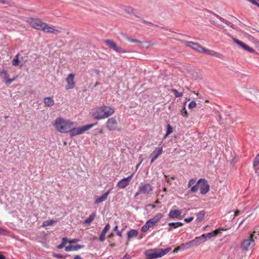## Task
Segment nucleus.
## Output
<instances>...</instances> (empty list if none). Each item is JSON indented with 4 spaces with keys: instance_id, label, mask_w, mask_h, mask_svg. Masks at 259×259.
I'll return each instance as SVG.
<instances>
[{
    "instance_id": "obj_47",
    "label": "nucleus",
    "mask_w": 259,
    "mask_h": 259,
    "mask_svg": "<svg viewBox=\"0 0 259 259\" xmlns=\"http://www.w3.org/2000/svg\"><path fill=\"white\" fill-rule=\"evenodd\" d=\"M213 56H215L216 57L221 58L222 57V55L221 54L215 51Z\"/></svg>"
},
{
    "instance_id": "obj_10",
    "label": "nucleus",
    "mask_w": 259,
    "mask_h": 259,
    "mask_svg": "<svg viewBox=\"0 0 259 259\" xmlns=\"http://www.w3.org/2000/svg\"><path fill=\"white\" fill-rule=\"evenodd\" d=\"M247 98L253 102L258 99L259 91L255 89H249L246 92Z\"/></svg>"
},
{
    "instance_id": "obj_38",
    "label": "nucleus",
    "mask_w": 259,
    "mask_h": 259,
    "mask_svg": "<svg viewBox=\"0 0 259 259\" xmlns=\"http://www.w3.org/2000/svg\"><path fill=\"white\" fill-rule=\"evenodd\" d=\"M198 184H197V183L195 186H193V187H192L190 190V192L191 193H195L196 192H197L198 189Z\"/></svg>"
},
{
    "instance_id": "obj_18",
    "label": "nucleus",
    "mask_w": 259,
    "mask_h": 259,
    "mask_svg": "<svg viewBox=\"0 0 259 259\" xmlns=\"http://www.w3.org/2000/svg\"><path fill=\"white\" fill-rule=\"evenodd\" d=\"M233 41L237 44L239 46L241 47L244 50H246V51L249 52V53H254V50L250 47L249 46H247V45L245 44L241 41L236 39V38H233Z\"/></svg>"
},
{
    "instance_id": "obj_49",
    "label": "nucleus",
    "mask_w": 259,
    "mask_h": 259,
    "mask_svg": "<svg viewBox=\"0 0 259 259\" xmlns=\"http://www.w3.org/2000/svg\"><path fill=\"white\" fill-rule=\"evenodd\" d=\"M6 231L2 228H0V235H5Z\"/></svg>"
},
{
    "instance_id": "obj_16",
    "label": "nucleus",
    "mask_w": 259,
    "mask_h": 259,
    "mask_svg": "<svg viewBox=\"0 0 259 259\" xmlns=\"http://www.w3.org/2000/svg\"><path fill=\"white\" fill-rule=\"evenodd\" d=\"M176 206H174L172 207V209L170 210L168 213V217L169 218L172 219L176 218H182V217L180 218V217L181 216L182 213V211L181 210L176 209Z\"/></svg>"
},
{
    "instance_id": "obj_60",
    "label": "nucleus",
    "mask_w": 259,
    "mask_h": 259,
    "mask_svg": "<svg viewBox=\"0 0 259 259\" xmlns=\"http://www.w3.org/2000/svg\"><path fill=\"white\" fill-rule=\"evenodd\" d=\"M176 179V177L174 176H172L171 177H170V180H175V179Z\"/></svg>"
},
{
    "instance_id": "obj_25",
    "label": "nucleus",
    "mask_w": 259,
    "mask_h": 259,
    "mask_svg": "<svg viewBox=\"0 0 259 259\" xmlns=\"http://www.w3.org/2000/svg\"><path fill=\"white\" fill-rule=\"evenodd\" d=\"M184 225V224L181 222L169 223L168 226L170 228L168 229V231H170L172 228L176 229Z\"/></svg>"
},
{
    "instance_id": "obj_53",
    "label": "nucleus",
    "mask_w": 259,
    "mask_h": 259,
    "mask_svg": "<svg viewBox=\"0 0 259 259\" xmlns=\"http://www.w3.org/2000/svg\"><path fill=\"white\" fill-rule=\"evenodd\" d=\"M64 247V244L63 245L61 243L60 245H58L57 248L58 249H61V248H63Z\"/></svg>"
},
{
    "instance_id": "obj_42",
    "label": "nucleus",
    "mask_w": 259,
    "mask_h": 259,
    "mask_svg": "<svg viewBox=\"0 0 259 259\" xmlns=\"http://www.w3.org/2000/svg\"><path fill=\"white\" fill-rule=\"evenodd\" d=\"M196 180L194 179H191L188 183V187H191L192 185H193L195 183Z\"/></svg>"
},
{
    "instance_id": "obj_19",
    "label": "nucleus",
    "mask_w": 259,
    "mask_h": 259,
    "mask_svg": "<svg viewBox=\"0 0 259 259\" xmlns=\"http://www.w3.org/2000/svg\"><path fill=\"white\" fill-rule=\"evenodd\" d=\"M204 241H202V238L200 236L196 237L193 240L188 242L186 244V245L189 247H192L196 246H198L202 242H204Z\"/></svg>"
},
{
    "instance_id": "obj_21",
    "label": "nucleus",
    "mask_w": 259,
    "mask_h": 259,
    "mask_svg": "<svg viewBox=\"0 0 259 259\" xmlns=\"http://www.w3.org/2000/svg\"><path fill=\"white\" fill-rule=\"evenodd\" d=\"M219 233L220 230L217 229L212 232L202 234L201 235V237L202 238V241H206L207 239H210L212 237L217 236Z\"/></svg>"
},
{
    "instance_id": "obj_1",
    "label": "nucleus",
    "mask_w": 259,
    "mask_h": 259,
    "mask_svg": "<svg viewBox=\"0 0 259 259\" xmlns=\"http://www.w3.org/2000/svg\"><path fill=\"white\" fill-rule=\"evenodd\" d=\"M115 112L113 108L109 106L103 105L94 108L92 117L96 120L105 119L112 116Z\"/></svg>"
},
{
    "instance_id": "obj_58",
    "label": "nucleus",
    "mask_w": 259,
    "mask_h": 259,
    "mask_svg": "<svg viewBox=\"0 0 259 259\" xmlns=\"http://www.w3.org/2000/svg\"><path fill=\"white\" fill-rule=\"evenodd\" d=\"M142 160H141V161H140V162L139 164H138L137 165V166H136V169H137V168L140 166V165H141V164L142 163Z\"/></svg>"
},
{
    "instance_id": "obj_44",
    "label": "nucleus",
    "mask_w": 259,
    "mask_h": 259,
    "mask_svg": "<svg viewBox=\"0 0 259 259\" xmlns=\"http://www.w3.org/2000/svg\"><path fill=\"white\" fill-rule=\"evenodd\" d=\"M65 250L66 251H70L73 250V246L69 245L65 247Z\"/></svg>"
},
{
    "instance_id": "obj_39",
    "label": "nucleus",
    "mask_w": 259,
    "mask_h": 259,
    "mask_svg": "<svg viewBox=\"0 0 259 259\" xmlns=\"http://www.w3.org/2000/svg\"><path fill=\"white\" fill-rule=\"evenodd\" d=\"M197 104L195 101H192L189 104V108L190 109H193L196 107Z\"/></svg>"
},
{
    "instance_id": "obj_9",
    "label": "nucleus",
    "mask_w": 259,
    "mask_h": 259,
    "mask_svg": "<svg viewBox=\"0 0 259 259\" xmlns=\"http://www.w3.org/2000/svg\"><path fill=\"white\" fill-rule=\"evenodd\" d=\"M118 122L115 117L109 118L106 122V128L109 131H115L117 128Z\"/></svg>"
},
{
    "instance_id": "obj_5",
    "label": "nucleus",
    "mask_w": 259,
    "mask_h": 259,
    "mask_svg": "<svg viewBox=\"0 0 259 259\" xmlns=\"http://www.w3.org/2000/svg\"><path fill=\"white\" fill-rule=\"evenodd\" d=\"M26 22L34 29L41 31L45 23V22H43L38 18L32 17L28 18L26 20Z\"/></svg>"
},
{
    "instance_id": "obj_43",
    "label": "nucleus",
    "mask_w": 259,
    "mask_h": 259,
    "mask_svg": "<svg viewBox=\"0 0 259 259\" xmlns=\"http://www.w3.org/2000/svg\"><path fill=\"white\" fill-rule=\"evenodd\" d=\"M127 40H128V41H130L132 42H135V43H141V42L140 40H138L137 39H132L129 37L127 38Z\"/></svg>"
},
{
    "instance_id": "obj_35",
    "label": "nucleus",
    "mask_w": 259,
    "mask_h": 259,
    "mask_svg": "<svg viewBox=\"0 0 259 259\" xmlns=\"http://www.w3.org/2000/svg\"><path fill=\"white\" fill-rule=\"evenodd\" d=\"M259 164V154H257L254 159L253 165L255 167Z\"/></svg>"
},
{
    "instance_id": "obj_61",
    "label": "nucleus",
    "mask_w": 259,
    "mask_h": 259,
    "mask_svg": "<svg viewBox=\"0 0 259 259\" xmlns=\"http://www.w3.org/2000/svg\"><path fill=\"white\" fill-rule=\"evenodd\" d=\"M74 259H81V258L79 256H76Z\"/></svg>"
},
{
    "instance_id": "obj_12",
    "label": "nucleus",
    "mask_w": 259,
    "mask_h": 259,
    "mask_svg": "<svg viewBox=\"0 0 259 259\" xmlns=\"http://www.w3.org/2000/svg\"><path fill=\"white\" fill-rule=\"evenodd\" d=\"M139 188L142 194L149 195L153 191V187L149 183L141 184Z\"/></svg>"
},
{
    "instance_id": "obj_37",
    "label": "nucleus",
    "mask_w": 259,
    "mask_h": 259,
    "mask_svg": "<svg viewBox=\"0 0 259 259\" xmlns=\"http://www.w3.org/2000/svg\"><path fill=\"white\" fill-rule=\"evenodd\" d=\"M214 52H215L214 51L210 50H206V49H205V48H203V50L202 52V53H206V54H208L209 55L213 56Z\"/></svg>"
},
{
    "instance_id": "obj_62",
    "label": "nucleus",
    "mask_w": 259,
    "mask_h": 259,
    "mask_svg": "<svg viewBox=\"0 0 259 259\" xmlns=\"http://www.w3.org/2000/svg\"><path fill=\"white\" fill-rule=\"evenodd\" d=\"M113 236V234L111 233L110 235H109L108 237L111 238Z\"/></svg>"
},
{
    "instance_id": "obj_32",
    "label": "nucleus",
    "mask_w": 259,
    "mask_h": 259,
    "mask_svg": "<svg viewBox=\"0 0 259 259\" xmlns=\"http://www.w3.org/2000/svg\"><path fill=\"white\" fill-rule=\"evenodd\" d=\"M204 217V213L203 211H200L197 214V221L200 222L202 221Z\"/></svg>"
},
{
    "instance_id": "obj_56",
    "label": "nucleus",
    "mask_w": 259,
    "mask_h": 259,
    "mask_svg": "<svg viewBox=\"0 0 259 259\" xmlns=\"http://www.w3.org/2000/svg\"><path fill=\"white\" fill-rule=\"evenodd\" d=\"M239 213H240V211H239V210H237L235 212L234 216H235V217L237 216L238 215H239Z\"/></svg>"
},
{
    "instance_id": "obj_27",
    "label": "nucleus",
    "mask_w": 259,
    "mask_h": 259,
    "mask_svg": "<svg viewBox=\"0 0 259 259\" xmlns=\"http://www.w3.org/2000/svg\"><path fill=\"white\" fill-rule=\"evenodd\" d=\"M44 103L48 107H51L54 104V101L50 97H47L44 99Z\"/></svg>"
},
{
    "instance_id": "obj_59",
    "label": "nucleus",
    "mask_w": 259,
    "mask_h": 259,
    "mask_svg": "<svg viewBox=\"0 0 259 259\" xmlns=\"http://www.w3.org/2000/svg\"><path fill=\"white\" fill-rule=\"evenodd\" d=\"M6 257L4 255L0 254V259H5Z\"/></svg>"
},
{
    "instance_id": "obj_7",
    "label": "nucleus",
    "mask_w": 259,
    "mask_h": 259,
    "mask_svg": "<svg viewBox=\"0 0 259 259\" xmlns=\"http://www.w3.org/2000/svg\"><path fill=\"white\" fill-rule=\"evenodd\" d=\"M104 42L106 44V45L109 48L113 49L114 51H115L116 52L119 53H126V51L122 49L121 47L118 46L111 39H107L104 40Z\"/></svg>"
},
{
    "instance_id": "obj_36",
    "label": "nucleus",
    "mask_w": 259,
    "mask_h": 259,
    "mask_svg": "<svg viewBox=\"0 0 259 259\" xmlns=\"http://www.w3.org/2000/svg\"><path fill=\"white\" fill-rule=\"evenodd\" d=\"M170 250V248H167L165 249H161L159 251L161 257L167 253Z\"/></svg>"
},
{
    "instance_id": "obj_51",
    "label": "nucleus",
    "mask_w": 259,
    "mask_h": 259,
    "mask_svg": "<svg viewBox=\"0 0 259 259\" xmlns=\"http://www.w3.org/2000/svg\"><path fill=\"white\" fill-rule=\"evenodd\" d=\"M80 248V247L79 246H73V250H76Z\"/></svg>"
},
{
    "instance_id": "obj_3",
    "label": "nucleus",
    "mask_w": 259,
    "mask_h": 259,
    "mask_svg": "<svg viewBox=\"0 0 259 259\" xmlns=\"http://www.w3.org/2000/svg\"><path fill=\"white\" fill-rule=\"evenodd\" d=\"M256 233L254 231L242 241L241 248L242 250L247 251L255 245V240L257 239Z\"/></svg>"
},
{
    "instance_id": "obj_48",
    "label": "nucleus",
    "mask_w": 259,
    "mask_h": 259,
    "mask_svg": "<svg viewBox=\"0 0 259 259\" xmlns=\"http://www.w3.org/2000/svg\"><path fill=\"white\" fill-rule=\"evenodd\" d=\"M54 256L57 258H63V256L61 254H55Z\"/></svg>"
},
{
    "instance_id": "obj_23",
    "label": "nucleus",
    "mask_w": 259,
    "mask_h": 259,
    "mask_svg": "<svg viewBox=\"0 0 259 259\" xmlns=\"http://www.w3.org/2000/svg\"><path fill=\"white\" fill-rule=\"evenodd\" d=\"M146 255L147 259H155L161 257L159 251L158 252H146Z\"/></svg>"
},
{
    "instance_id": "obj_6",
    "label": "nucleus",
    "mask_w": 259,
    "mask_h": 259,
    "mask_svg": "<svg viewBox=\"0 0 259 259\" xmlns=\"http://www.w3.org/2000/svg\"><path fill=\"white\" fill-rule=\"evenodd\" d=\"M197 184H198L200 193L201 194H206L209 191V186L208 184L207 181L204 179H200L197 181Z\"/></svg>"
},
{
    "instance_id": "obj_11",
    "label": "nucleus",
    "mask_w": 259,
    "mask_h": 259,
    "mask_svg": "<svg viewBox=\"0 0 259 259\" xmlns=\"http://www.w3.org/2000/svg\"><path fill=\"white\" fill-rule=\"evenodd\" d=\"M41 31L46 33H51L57 35L60 32V31L56 29L53 25H50L46 23H45L42 28Z\"/></svg>"
},
{
    "instance_id": "obj_30",
    "label": "nucleus",
    "mask_w": 259,
    "mask_h": 259,
    "mask_svg": "<svg viewBox=\"0 0 259 259\" xmlns=\"http://www.w3.org/2000/svg\"><path fill=\"white\" fill-rule=\"evenodd\" d=\"M170 91L173 92L175 94V97L176 98L182 97L183 96V92H179L176 89H171Z\"/></svg>"
},
{
    "instance_id": "obj_4",
    "label": "nucleus",
    "mask_w": 259,
    "mask_h": 259,
    "mask_svg": "<svg viewBox=\"0 0 259 259\" xmlns=\"http://www.w3.org/2000/svg\"><path fill=\"white\" fill-rule=\"evenodd\" d=\"M94 124H88L81 127H75L74 125H72L70 131H69V135L71 137H74L82 134L84 132L89 130L94 126Z\"/></svg>"
},
{
    "instance_id": "obj_52",
    "label": "nucleus",
    "mask_w": 259,
    "mask_h": 259,
    "mask_svg": "<svg viewBox=\"0 0 259 259\" xmlns=\"http://www.w3.org/2000/svg\"><path fill=\"white\" fill-rule=\"evenodd\" d=\"M0 3L2 4H9L8 2H7L5 0H0Z\"/></svg>"
},
{
    "instance_id": "obj_20",
    "label": "nucleus",
    "mask_w": 259,
    "mask_h": 259,
    "mask_svg": "<svg viewBox=\"0 0 259 259\" xmlns=\"http://www.w3.org/2000/svg\"><path fill=\"white\" fill-rule=\"evenodd\" d=\"M162 217L163 215L161 213H157L153 218L147 221V222L151 227H153L156 224V223L158 222L161 220Z\"/></svg>"
},
{
    "instance_id": "obj_15",
    "label": "nucleus",
    "mask_w": 259,
    "mask_h": 259,
    "mask_svg": "<svg viewBox=\"0 0 259 259\" xmlns=\"http://www.w3.org/2000/svg\"><path fill=\"white\" fill-rule=\"evenodd\" d=\"M133 176V174L131 175L130 176L127 177V178H124L120 180L117 184V186L120 188L124 189L126 187H127L129 184L130 182L132 179V178Z\"/></svg>"
},
{
    "instance_id": "obj_55",
    "label": "nucleus",
    "mask_w": 259,
    "mask_h": 259,
    "mask_svg": "<svg viewBox=\"0 0 259 259\" xmlns=\"http://www.w3.org/2000/svg\"><path fill=\"white\" fill-rule=\"evenodd\" d=\"M166 181L169 185H171L172 183L169 179H166Z\"/></svg>"
},
{
    "instance_id": "obj_64",
    "label": "nucleus",
    "mask_w": 259,
    "mask_h": 259,
    "mask_svg": "<svg viewBox=\"0 0 259 259\" xmlns=\"http://www.w3.org/2000/svg\"><path fill=\"white\" fill-rule=\"evenodd\" d=\"M155 203L156 204H158V203H159V200H156L155 201Z\"/></svg>"
},
{
    "instance_id": "obj_26",
    "label": "nucleus",
    "mask_w": 259,
    "mask_h": 259,
    "mask_svg": "<svg viewBox=\"0 0 259 259\" xmlns=\"http://www.w3.org/2000/svg\"><path fill=\"white\" fill-rule=\"evenodd\" d=\"M138 234V232L136 230L132 229L130 230L127 233V236L128 239L136 237Z\"/></svg>"
},
{
    "instance_id": "obj_24",
    "label": "nucleus",
    "mask_w": 259,
    "mask_h": 259,
    "mask_svg": "<svg viewBox=\"0 0 259 259\" xmlns=\"http://www.w3.org/2000/svg\"><path fill=\"white\" fill-rule=\"evenodd\" d=\"M110 229V225L109 224H107L104 229L102 230V232L99 236V240L101 241H104L105 239V236L107 232Z\"/></svg>"
},
{
    "instance_id": "obj_46",
    "label": "nucleus",
    "mask_w": 259,
    "mask_h": 259,
    "mask_svg": "<svg viewBox=\"0 0 259 259\" xmlns=\"http://www.w3.org/2000/svg\"><path fill=\"white\" fill-rule=\"evenodd\" d=\"M194 219V217H190L189 218H185L184 219V221L187 222V223H189L190 222H191L192 221H193Z\"/></svg>"
},
{
    "instance_id": "obj_33",
    "label": "nucleus",
    "mask_w": 259,
    "mask_h": 259,
    "mask_svg": "<svg viewBox=\"0 0 259 259\" xmlns=\"http://www.w3.org/2000/svg\"><path fill=\"white\" fill-rule=\"evenodd\" d=\"M150 228H151L150 226L146 222L144 225L141 228V230L142 232H146L149 230Z\"/></svg>"
},
{
    "instance_id": "obj_22",
    "label": "nucleus",
    "mask_w": 259,
    "mask_h": 259,
    "mask_svg": "<svg viewBox=\"0 0 259 259\" xmlns=\"http://www.w3.org/2000/svg\"><path fill=\"white\" fill-rule=\"evenodd\" d=\"M110 191H111V190H109L106 192L104 193L101 196L98 197L95 200V204H98L106 200L109 196V194L110 193Z\"/></svg>"
},
{
    "instance_id": "obj_31",
    "label": "nucleus",
    "mask_w": 259,
    "mask_h": 259,
    "mask_svg": "<svg viewBox=\"0 0 259 259\" xmlns=\"http://www.w3.org/2000/svg\"><path fill=\"white\" fill-rule=\"evenodd\" d=\"M56 222V221L53 220H50L44 221L42 223V226H48L53 225L54 223Z\"/></svg>"
},
{
    "instance_id": "obj_17",
    "label": "nucleus",
    "mask_w": 259,
    "mask_h": 259,
    "mask_svg": "<svg viewBox=\"0 0 259 259\" xmlns=\"http://www.w3.org/2000/svg\"><path fill=\"white\" fill-rule=\"evenodd\" d=\"M162 151L163 149L162 147H157L154 150L151 154V163H152L162 154Z\"/></svg>"
},
{
    "instance_id": "obj_54",
    "label": "nucleus",
    "mask_w": 259,
    "mask_h": 259,
    "mask_svg": "<svg viewBox=\"0 0 259 259\" xmlns=\"http://www.w3.org/2000/svg\"><path fill=\"white\" fill-rule=\"evenodd\" d=\"M116 233H117V236H118L119 237H121L122 236L121 232H120L119 231H117V232H116Z\"/></svg>"
},
{
    "instance_id": "obj_63",
    "label": "nucleus",
    "mask_w": 259,
    "mask_h": 259,
    "mask_svg": "<svg viewBox=\"0 0 259 259\" xmlns=\"http://www.w3.org/2000/svg\"><path fill=\"white\" fill-rule=\"evenodd\" d=\"M254 5L256 6L259 8V4L258 3H256V4H254Z\"/></svg>"
},
{
    "instance_id": "obj_50",
    "label": "nucleus",
    "mask_w": 259,
    "mask_h": 259,
    "mask_svg": "<svg viewBox=\"0 0 259 259\" xmlns=\"http://www.w3.org/2000/svg\"><path fill=\"white\" fill-rule=\"evenodd\" d=\"M140 194H142V192H140V189L139 188V191L136 193L135 197H138Z\"/></svg>"
},
{
    "instance_id": "obj_14",
    "label": "nucleus",
    "mask_w": 259,
    "mask_h": 259,
    "mask_svg": "<svg viewBox=\"0 0 259 259\" xmlns=\"http://www.w3.org/2000/svg\"><path fill=\"white\" fill-rule=\"evenodd\" d=\"M75 75L73 73H70L68 75L66 79L67 85L65 86L66 90H70L74 88L75 86V82L74 81Z\"/></svg>"
},
{
    "instance_id": "obj_29",
    "label": "nucleus",
    "mask_w": 259,
    "mask_h": 259,
    "mask_svg": "<svg viewBox=\"0 0 259 259\" xmlns=\"http://www.w3.org/2000/svg\"><path fill=\"white\" fill-rule=\"evenodd\" d=\"M186 103V102L184 103V106L181 110V114L183 117L187 118L189 116V114L185 107Z\"/></svg>"
},
{
    "instance_id": "obj_41",
    "label": "nucleus",
    "mask_w": 259,
    "mask_h": 259,
    "mask_svg": "<svg viewBox=\"0 0 259 259\" xmlns=\"http://www.w3.org/2000/svg\"><path fill=\"white\" fill-rule=\"evenodd\" d=\"M172 127L170 124H168L167 126V135H169L172 133Z\"/></svg>"
},
{
    "instance_id": "obj_13",
    "label": "nucleus",
    "mask_w": 259,
    "mask_h": 259,
    "mask_svg": "<svg viewBox=\"0 0 259 259\" xmlns=\"http://www.w3.org/2000/svg\"><path fill=\"white\" fill-rule=\"evenodd\" d=\"M184 44L185 46L190 47L199 52L202 53L203 50V48L202 46L193 41H184Z\"/></svg>"
},
{
    "instance_id": "obj_45",
    "label": "nucleus",
    "mask_w": 259,
    "mask_h": 259,
    "mask_svg": "<svg viewBox=\"0 0 259 259\" xmlns=\"http://www.w3.org/2000/svg\"><path fill=\"white\" fill-rule=\"evenodd\" d=\"M68 242V239L66 238H63L62 240V244H64V246H65L67 243Z\"/></svg>"
},
{
    "instance_id": "obj_57",
    "label": "nucleus",
    "mask_w": 259,
    "mask_h": 259,
    "mask_svg": "<svg viewBox=\"0 0 259 259\" xmlns=\"http://www.w3.org/2000/svg\"><path fill=\"white\" fill-rule=\"evenodd\" d=\"M113 231H116V232H117L118 230V226H116L114 227V229H113Z\"/></svg>"
},
{
    "instance_id": "obj_8",
    "label": "nucleus",
    "mask_w": 259,
    "mask_h": 259,
    "mask_svg": "<svg viewBox=\"0 0 259 259\" xmlns=\"http://www.w3.org/2000/svg\"><path fill=\"white\" fill-rule=\"evenodd\" d=\"M0 77L7 85L11 84L12 82L16 80L17 78V76H15L12 78H10L9 77L10 75L8 71L5 69H3L0 71Z\"/></svg>"
},
{
    "instance_id": "obj_28",
    "label": "nucleus",
    "mask_w": 259,
    "mask_h": 259,
    "mask_svg": "<svg viewBox=\"0 0 259 259\" xmlns=\"http://www.w3.org/2000/svg\"><path fill=\"white\" fill-rule=\"evenodd\" d=\"M96 217V214L95 213L91 214L89 217H88L87 219H85L83 222L84 224H87L88 225H90L91 223L93 221L94 219Z\"/></svg>"
},
{
    "instance_id": "obj_34",
    "label": "nucleus",
    "mask_w": 259,
    "mask_h": 259,
    "mask_svg": "<svg viewBox=\"0 0 259 259\" xmlns=\"http://www.w3.org/2000/svg\"><path fill=\"white\" fill-rule=\"evenodd\" d=\"M19 54H17V55H16L12 61V65L13 66H18V64H19Z\"/></svg>"
},
{
    "instance_id": "obj_2",
    "label": "nucleus",
    "mask_w": 259,
    "mask_h": 259,
    "mask_svg": "<svg viewBox=\"0 0 259 259\" xmlns=\"http://www.w3.org/2000/svg\"><path fill=\"white\" fill-rule=\"evenodd\" d=\"M75 123L70 120L65 119L63 117L57 118L54 123L56 130L61 133H68Z\"/></svg>"
},
{
    "instance_id": "obj_40",
    "label": "nucleus",
    "mask_w": 259,
    "mask_h": 259,
    "mask_svg": "<svg viewBox=\"0 0 259 259\" xmlns=\"http://www.w3.org/2000/svg\"><path fill=\"white\" fill-rule=\"evenodd\" d=\"M214 16L218 18L219 20H220L222 22L225 23V24H228V22L227 20H225L223 18L221 17L218 14H214Z\"/></svg>"
}]
</instances>
